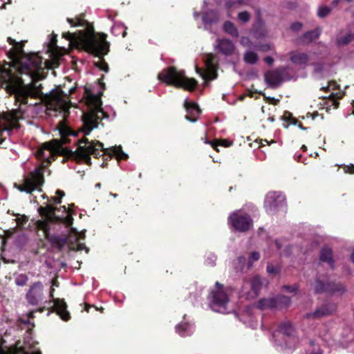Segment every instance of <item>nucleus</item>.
I'll return each instance as SVG.
<instances>
[{
  "instance_id": "1",
  "label": "nucleus",
  "mask_w": 354,
  "mask_h": 354,
  "mask_svg": "<svg viewBox=\"0 0 354 354\" xmlns=\"http://www.w3.org/2000/svg\"><path fill=\"white\" fill-rule=\"evenodd\" d=\"M56 41V36H54L48 46L47 52L52 59L43 62L38 53L22 55V44L8 38V42L12 46L8 55L15 63L7 64L0 68V88L6 84L7 92L14 94L15 100L21 105L35 106L42 101L50 110L66 112L68 109V97L62 91L57 88L44 95L41 85L37 86L35 82L42 78L40 71L58 66L61 54L57 53ZM24 112L22 107H19L0 115V144L6 138L4 133L9 136L12 129L18 127V121L22 118Z\"/></svg>"
},
{
  "instance_id": "2",
  "label": "nucleus",
  "mask_w": 354,
  "mask_h": 354,
  "mask_svg": "<svg viewBox=\"0 0 354 354\" xmlns=\"http://www.w3.org/2000/svg\"><path fill=\"white\" fill-rule=\"evenodd\" d=\"M59 154L82 160L87 165L91 164V155L97 158L103 154H107L110 156H115L118 160L128 158V155L122 151L121 146L104 149L102 142L89 141L86 138L78 141V146L75 151H72L64 147L62 143L58 140H53L50 142L44 143L36 152L37 158L47 164L52 161L55 156Z\"/></svg>"
},
{
  "instance_id": "3",
  "label": "nucleus",
  "mask_w": 354,
  "mask_h": 354,
  "mask_svg": "<svg viewBox=\"0 0 354 354\" xmlns=\"http://www.w3.org/2000/svg\"><path fill=\"white\" fill-rule=\"evenodd\" d=\"M67 21L71 26L83 28L77 33L69 32L63 33V37L68 41L71 46L84 49L100 57L107 54L109 44L106 41L105 34H100L97 36L91 24L82 16L75 19L68 18Z\"/></svg>"
},
{
  "instance_id": "4",
  "label": "nucleus",
  "mask_w": 354,
  "mask_h": 354,
  "mask_svg": "<svg viewBox=\"0 0 354 354\" xmlns=\"http://www.w3.org/2000/svg\"><path fill=\"white\" fill-rule=\"evenodd\" d=\"M100 95L93 94L86 90L85 100L88 110L83 113V125L81 129L84 136L88 135L93 129L97 128L100 121L103 119L109 120L115 115L110 107H102Z\"/></svg>"
},
{
  "instance_id": "5",
  "label": "nucleus",
  "mask_w": 354,
  "mask_h": 354,
  "mask_svg": "<svg viewBox=\"0 0 354 354\" xmlns=\"http://www.w3.org/2000/svg\"><path fill=\"white\" fill-rule=\"evenodd\" d=\"M234 290L230 287H223L216 282L215 287L210 291L208 296L209 306L210 308L217 313H229L230 309L229 304Z\"/></svg>"
},
{
  "instance_id": "6",
  "label": "nucleus",
  "mask_w": 354,
  "mask_h": 354,
  "mask_svg": "<svg viewBox=\"0 0 354 354\" xmlns=\"http://www.w3.org/2000/svg\"><path fill=\"white\" fill-rule=\"evenodd\" d=\"M158 77L168 85L182 87L189 91L194 90L197 84L195 79L186 77L183 71H178L174 66L162 70Z\"/></svg>"
},
{
  "instance_id": "7",
  "label": "nucleus",
  "mask_w": 354,
  "mask_h": 354,
  "mask_svg": "<svg viewBox=\"0 0 354 354\" xmlns=\"http://www.w3.org/2000/svg\"><path fill=\"white\" fill-rule=\"evenodd\" d=\"M63 209L64 216H59L56 214L55 211L57 210L53 206L48 204L46 207H40L39 208V214L46 218L44 221H38L37 222V226L40 230H44L46 234L48 230V222L54 221H60L64 222L67 226L71 225L73 223V218L69 212V210L66 208L65 206L61 207Z\"/></svg>"
},
{
  "instance_id": "8",
  "label": "nucleus",
  "mask_w": 354,
  "mask_h": 354,
  "mask_svg": "<svg viewBox=\"0 0 354 354\" xmlns=\"http://www.w3.org/2000/svg\"><path fill=\"white\" fill-rule=\"evenodd\" d=\"M22 182L21 185L15 184V187L20 192L31 193L34 190L41 191V186L44 183L42 168H35L34 171L24 177Z\"/></svg>"
},
{
  "instance_id": "9",
  "label": "nucleus",
  "mask_w": 354,
  "mask_h": 354,
  "mask_svg": "<svg viewBox=\"0 0 354 354\" xmlns=\"http://www.w3.org/2000/svg\"><path fill=\"white\" fill-rule=\"evenodd\" d=\"M37 346V342L28 335L24 338L23 343L18 342L8 350L3 349L0 346V354H41Z\"/></svg>"
},
{
  "instance_id": "10",
  "label": "nucleus",
  "mask_w": 354,
  "mask_h": 354,
  "mask_svg": "<svg viewBox=\"0 0 354 354\" xmlns=\"http://www.w3.org/2000/svg\"><path fill=\"white\" fill-rule=\"evenodd\" d=\"M221 2L220 0H205L203 7L201 10L202 20L205 28L208 30L209 26L217 23L220 19V15L216 9L220 6Z\"/></svg>"
},
{
  "instance_id": "11",
  "label": "nucleus",
  "mask_w": 354,
  "mask_h": 354,
  "mask_svg": "<svg viewBox=\"0 0 354 354\" xmlns=\"http://www.w3.org/2000/svg\"><path fill=\"white\" fill-rule=\"evenodd\" d=\"M228 223L235 230L240 232L247 231L252 225L250 216L241 210H237L232 213L228 218Z\"/></svg>"
},
{
  "instance_id": "12",
  "label": "nucleus",
  "mask_w": 354,
  "mask_h": 354,
  "mask_svg": "<svg viewBox=\"0 0 354 354\" xmlns=\"http://www.w3.org/2000/svg\"><path fill=\"white\" fill-rule=\"evenodd\" d=\"M285 196L278 192H270L267 194L264 201V207L268 214H273L285 205Z\"/></svg>"
},
{
  "instance_id": "13",
  "label": "nucleus",
  "mask_w": 354,
  "mask_h": 354,
  "mask_svg": "<svg viewBox=\"0 0 354 354\" xmlns=\"http://www.w3.org/2000/svg\"><path fill=\"white\" fill-rule=\"evenodd\" d=\"M205 68L203 69L196 65V73L205 80H212L216 78V70L214 65V57L206 55L204 57Z\"/></svg>"
},
{
  "instance_id": "14",
  "label": "nucleus",
  "mask_w": 354,
  "mask_h": 354,
  "mask_svg": "<svg viewBox=\"0 0 354 354\" xmlns=\"http://www.w3.org/2000/svg\"><path fill=\"white\" fill-rule=\"evenodd\" d=\"M263 286V281L259 277H254L249 281H245L242 288V295L247 299H253L258 295V293Z\"/></svg>"
},
{
  "instance_id": "15",
  "label": "nucleus",
  "mask_w": 354,
  "mask_h": 354,
  "mask_svg": "<svg viewBox=\"0 0 354 354\" xmlns=\"http://www.w3.org/2000/svg\"><path fill=\"white\" fill-rule=\"evenodd\" d=\"M315 55L301 51H292L290 53V59L295 65L305 68L314 62Z\"/></svg>"
},
{
  "instance_id": "16",
  "label": "nucleus",
  "mask_w": 354,
  "mask_h": 354,
  "mask_svg": "<svg viewBox=\"0 0 354 354\" xmlns=\"http://www.w3.org/2000/svg\"><path fill=\"white\" fill-rule=\"evenodd\" d=\"M313 287L316 293H342L344 291V288L341 284L335 283L333 282H328L325 284L319 279H317L315 281Z\"/></svg>"
},
{
  "instance_id": "17",
  "label": "nucleus",
  "mask_w": 354,
  "mask_h": 354,
  "mask_svg": "<svg viewBox=\"0 0 354 354\" xmlns=\"http://www.w3.org/2000/svg\"><path fill=\"white\" fill-rule=\"evenodd\" d=\"M84 239V232H79L75 229L71 228L68 238L71 250L77 251L85 250L86 252H88V249L86 247L84 243L80 242V240Z\"/></svg>"
},
{
  "instance_id": "18",
  "label": "nucleus",
  "mask_w": 354,
  "mask_h": 354,
  "mask_svg": "<svg viewBox=\"0 0 354 354\" xmlns=\"http://www.w3.org/2000/svg\"><path fill=\"white\" fill-rule=\"evenodd\" d=\"M43 298V285L41 282L33 283L26 294L28 301L32 305H37Z\"/></svg>"
},
{
  "instance_id": "19",
  "label": "nucleus",
  "mask_w": 354,
  "mask_h": 354,
  "mask_svg": "<svg viewBox=\"0 0 354 354\" xmlns=\"http://www.w3.org/2000/svg\"><path fill=\"white\" fill-rule=\"evenodd\" d=\"M291 77L290 75H282L278 69L269 71L265 75L266 82L272 87L277 86L283 81L290 80Z\"/></svg>"
},
{
  "instance_id": "20",
  "label": "nucleus",
  "mask_w": 354,
  "mask_h": 354,
  "mask_svg": "<svg viewBox=\"0 0 354 354\" xmlns=\"http://www.w3.org/2000/svg\"><path fill=\"white\" fill-rule=\"evenodd\" d=\"M336 304L334 303H326L317 308L313 313L306 314V318H319L324 316L329 315L336 310Z\"/></svg>"
},
{
  "instance_id": "21",
  "label": "nucleus",
  "mask_w": 354,
  "mask_h": 354,
  "mask_svg": "<svg viewBox=\"0 0 354 354\" xmlns=\"http://www.w3.org/2000/svg\"><path fill=\"white\" fill-rule=\"evenodd\" d=\"M216 48L225 55H231L235 52V46L232 41L227 39H218L216 40Z\"/></svg>"
},
{
  "instance_id": "22",
  "label": "nucleus",
  "mask_w": 354,
  "mask_h": 354,
  "mask_svg": "<svg viewBox=\"0 0 354 354\" xmlns=\"http://www.w3.org/2000/svg\"><path fill=\"white\" fill-rule=\"evenodd\" d=\"M184 106L187 111L185 118L190 122H196L198 119L201 111L196 104L189 102L187 99L185 100Z\"/></svg>"
},
{
  "instance_id": "23",
  "label": "nucleus",
  "mask_w": 354,
  "mask_h": 354,
  "mask_svg": "<svg viewBox=\"0 0 354 354\" xmlns=\"http://www.w3.org/2000/svg\"><path fill=\"white\" fill-rule=\"evenodd\" d=\"M54 306L57 314L64 321H68L70 318L69 313L66 310V304L59 299H54Z\"/></svg>"
},
{
  "instance_id": "24",
  "label": "nucleus",
  "mask_w": 354,
  "mask_h": 354,
  "mask_svg": "<svg viewBox=\"0 0 354 354\" xmlns=\"http://www.w3.org/2000/svg\"><path fill=\"white\" fill-rule=\"evenodd\" d=\"M344 92H338L335 93L334 92H331L328 97L323 96L324 99H326L327 101L325 102L326 109H328L330 106H333L334 109H337L339 106V102L337 101L338 99L342 98L344 95Z\"/></svg>"
},
{
  "instance_id": "25",
  "label": "nucleus",
  "mask_w": 354,
  "mask_h": 354,
  "mask_svg": "<svg viewBox=\"0 0 354 354\" xmlns=\"http://www.w3.org/2000/svg\"><path fill=\"white\" fill-rule=\"evenodd\" d=\"M194 330V326L186 322H183L176 326V331L182 337L191 335Z\"/></svg>"
},
{
  "instance_id": "26",
  "label": "nucleus",
  "mask_w": 354,
  "mask_h": 354,
  "mask_svg": "<svg viewBox=\"0 0 354 354\" xmlns=\"http://www.w3.org/2000/svg\"><path fill=\"white\" fill-rule=\"evenodd\" d=\"M257 307L261 310L277 308V301L274 297L263 299L258 302Z\"/></svg>"
},
{
  "instance_id": "27",
  "label": "nucleus",
  "mask_w": 354,
  "mask_h": 354,
  "mask_svg": "<svg viewBox=\"0 0 354 354\" xmlns=\"http://www.w3.org/2000/svg\"><path fill=\"white\" fill-rule=\"evenodd\" d=\"M320 35V30H315L312 31L307 32L305 33L302 38L298 40L297 43L299 44H305L308 42L312 41L315 38H317Z\"/></svg>"
},
{
  "instance_id": "28",
  "label": "nucleus",
  "mask_w": 354,
  "mask_h": 354,
  "mask_svg": "<svg viewBox=\"0 0 354 354\" xmlns=\"http://www.w3.org/2000/svg\"><path fill=\"white\" fill-rule=\"evenodd\" d=\"M320 260L322 261H326L328 263L330 268H333V259L332 257V250L328 247L322 248L320 254Z\"/></svg>"
},
{
  "instance_id": "29",
  "label": "nucleus",
  "mask_w": 354,
  "mask_h": 354,
  "mask_svg": "<svg viewBox=\"0 0 354 354\" xmlns=\"http://www.w3.org/2000/svg\"><path fill=\"white\" fill-rule=\"evenodd\" d=\"M259 60L258 55L252 50H248L244 53L243 61L248 64H254Z\"/></svg>"
},
{
  "instance_id": "30",
  "label": "nucleus",
  "mask_w": 354,
  "mask_h": 354,
  "mask_svg": "<svg viewBox=\"0 0 354 354\" xmlns=\"http://www.w3.org/2000/svg\"><path fill=\"white\" fill-rule=\"evenodd\" d=\"M223 30L227 34L232 37H237L239 36V31L236 27L231 21H225L223 24Z\"/></svg>"
},
{
  "instance_id": "31",
  "label": "nucleus",
  "mask_w": 354,
  "mask_h": 354,
  "mask_svg": "<svg viewBox=\"0 0 354 354\" xmlns=\"http://www.w3.org/2000/svg\"><path fill=\"white\" fill-rule=\"evenodd\" d=\"M294 328L290 323L284 322L279 326V333H282L287 337H290L294 334Z\"/></svg>"
},
{
  "instance_id": "32",
  "label": "nucleus",
  "mask_w": 354,
  "mask_h": 354,
  "mask_svg": "<svg viewBox=\"0 0 354 354\" xmlns=\"http://www.w3.org/2000/svg\"><path fill=\"white\" fill-rule=\"evenodd\" d=\"M274 298L277 301V308H287L291 303L290 299L286 296L281 295Z\"/></svg>"
},
{
  "instance_id": "33",
  "label": "nucleus",
  "mask_w": 354,
  "mask_h": 354,
  "mask_svg": "<svg viewBox=\"0 0 354 354\" xmlns=\"http://www.w3.org/2000/svg\"><path fill=\"white\" fill-rule=\"evenodd\" d=\"M247 1L245 0H228L225 2V7L226 9L230 10L232 8H236L241 4H246Z\"/></svg>"
},
{
  "instance_id": "34",
  "label": "nucleus",
  "mask_w": 354,
  "mask_h": 354,
  "mask_svg": "<svg viewBox=\"0 0 354 354\" xmlns=\"http://www.w3.org/2000/svg\"><path fill=\"white\" fill-rule=\"evenodd\" d=\"M206 143L210 144L214 149H215L217 151L218 149H217L218 146H223V147H230L232 145V142L227 140H216L214 142H208L206 141Z\"/></svg>"
},
{
  "instance_id": "35",
  "label": "nucleus",
  "mask_w": 354,
  "mask_h": 354,
  "mask_svg": "<svg viewBox=\"0 0 354 354\" xmlns=\"http://www.w3.org/2000/svg\"><path fill=\"white\" fill-rule=\"evenodd\" d=\"M28 280V277L25 274H19L15 278V282L19 286H25Z\"/></svg>"
},
{
  "instance_id": "36",
  "label": "nucleus",
  "mask_w": 354,
  "mask_h": 354,
  "mask_svg": "<svg viewBox=\"0 0 354 354\" xmlns=\"http://www.w3.org/2000/svg\"><path fill=\"white\" fill-rule=\"evenodd\" d=\"M250 19V15L246 11L241 12L238 14V19L241 23H247L248 21H249Z\"/></svg>"
},
{
  "instance_id": "37",
  "label": "nucleus",
  "mask_w": 354,
  "mask_h": 354,
  "mask_svg": "<svg viewBox=\"0 0 354 354\" xmlns=\"http://www.w3.org/2000/svg\"><path fill=\"white\" fill-rule=\"evenodd\" d=\"M95 66H97L100 70H102L104 72L109 71L108 64L101 58L97 62H95Z\"/></svg>"
},
{
  "instance_id": "38",
  "label": "nucleus",
  "mask_w": 354,
  "mask_h": 354,
  "mask_svg": "<svg viewBox=\"0 0 354 354\" xmlns=\"http://www.w3.org/2000/svg\"><path fill=\"white\" fill-rule=\"evenodd\" d=\"M339 88V86L335 82H328L326 86H323L322 88V90L330 92H333L336 88Z\"/></svg>"
},
{
  "instance_id": "39",
  "label": "nucleus",
  "mask_w": 354,
  "mask_h": 354,
  "mask_svg": "<svg viewBox=\"0 0 354 354\" xmlns=\"http://www.w3.org/2000/svg\"><path fill=\"white\" fill-rule=\"evenodd\" d=\"M353 39H354V34H348L343 38H339L337 42L339 44H346Z\"/></svg>"
},
{
  "instance_id": "40",
  "label": "nucleus",
  "mask_w": 354,
  "mask_h": 354,
  "mask_svg": "<svg viewBox=\"0 0 354 354\" xmlns=\"http://www.w3.org/2000/svg\"><path fill=\"white\" fill-rule=\"evenodd\" d=\"M260 258V254L259 252H253L250 254V257H249V261H248V266L250 267L252 266V264L259 260Z\"/></svg>"
},
{
  "instance_id": "41",
  "label": "nucleus",
  "mask_w": 354,
  "mask_h": 354,
  "mask_svg": "<svg viewBox=\"0 0 354 354\" xmlns=\"http://www.w3.org/2000/svg\"><path fill=\"white\" fill-rule=\"evenodd\" d=\"M330 12V9L327 6L320 7L318 10V15L320 17H324Z\"/></svg>"
},
{
  "instance_id": "42",
  "label": "nucleus",
  "mask_w": 354,
  "mask_h": 354,
  "mask_svg": "<svg viewBox=\"0 0 354 354\" xmlns=\"http://www.w3.org/2000/svg\"><path fill=\"white\" fill-rule=\"evenodd\" d=\"M240 44L244 47H251L252 42L248 37H242L240 39Z\"/></svg>"
},
{
  "instance_id": "43",
  "label": "nucleus",
  "mask_w": 354,
  "mask_h": 354,
  "mask_svg": "<svg viewBox=\"0 0 354 354\" xmlns=\"http://www.w3.org/2000/svg\"><path fill=\"white\" fill-rule=\"evenodd\" d=\"M28 221V218L25 215L20 216L16 219V222L18 226H22Z\"/></svg>"
},
{
  "instance_id": "44",
  "label": "nucleus",
  "mask_w": 354,
  "mask_h": 354,
  "mask_svg": "<svg viewBox=\"0 0 354 354\" xmlns=\"http://www.w3.org/2000/svg\"><path fill=\"white\" fill-rule=\"evenodd\" d=\"M56 194L59 196L52 198V201H53L55 203L57 204L61 203V198L64 196V193L61 190H57Z\"/></svg>"
},
{
  "instance_id": "45",
  "label": "nucleus",
  "mask_w": 354,
  "mask_h": 354,
  "mask_svg": "<svg viewBox=\"0 0 354 354\" xmlns=\"http://www.w3.org/2000/svg\"><path fill=\"white\" fill-rule=\"evenodd\" d=\"M282 289L285 292H295L297 290V286H295V285L293 286H283Z\"/></svg>"
},
{
  "instance_id": "46",
  "label": "nucleus",
  "mask_w": 354,
  "mask_h": 354,
  "mask_svg": "<svg viewBox=\"0 0 354 354\" xmlns=\"http://www.w3.org/2000/svg\"><path fill=\"white\" fill-rule=\"evenodd\" d=\"M267 271L270 274H276L279 272V268L272 264H269L267 266Z\"/></svg>"
},
{
  "instance_id": "47",
  "label": "nucleus",
  "mask_w": 354,
  "mask_h": 354,
  "mask_svg": "<svg viewBox=\"0 0 354 354\" xmlns=\"http://www.w3.org/2000/svg\"><path fill=\"white\" fill-rule=\"evenodd\" d=\"M257 49L260 51L266 52L271 49V46L268 44H263V45L257 46Z\"/></svg>"
},
{
  "instance_id": "48",
  "label": "nucleus",
  "mask_w": 354,
  "mask_h": 354,
  "mask_svg": "<svg viewBox=\"0 0 354 354\" xmlns=\"http://www.w3.org/2000/svg\"><path fill=\"white\" fill-rule=\"evenodd\" d=\"M216 257L214 255H211L208 257L206 259V263L209 266L215 265Z\"/></svg>"
},
{
  "instance_id": "49",
  "label": "nucleus",
  "mask_w": 354,
  "mask_h": 354,
  "mask_svg": "<svg viewBox=\"0 0 354 354\" xmlns=\"http://www.w3.org/2000/svg\"><path fill=\"white\" fill-rule=\"evenodd\" d=\"M290 68L289 67H281L278 68V71H280L282 75H290L291 76V75L290 74Z\"/></svg>"
},
{
  "instance_id": "50",
  "label": "nucleus",
  "mask_w": 354,
  "mask_h": 354,
  "mask_svg": "<svg viewBox=\"0 0 354 354\" xmlns=\"http://www.w3.org/2000/svg\"><path fill=\"white\" fill-rule=\"evenodd\" d=\"M302 24L301 23L297 22L294 23L291 26V29L294 31H299L301 29Z\"/></svg>"
},
{
  "instance_id": "51",
  "label": "nucleus",
  "mask_w": 354,
  "mask_h": 354,
  "mask_svg": "<svg viewBox=\"0 0 354 354\" xmlns=\"http://www.w3.org/2000/svg\"><path fill=\"white\" fill-rule=\"evenodd\" d=\"M239 267L240 269H242L243 266L245 263V258L244 257H239L237 259Z\"/></svg>"
},
{
  "instance_id": "52",
  "label": "nucleus",
  "mask_w": 354,
  "mask_h": 354,
  "mask_svg": "<svg viewBox=\"0 0 354 354\" xmlns=\"http://www.w3.org/2000/svg\"><path fill=\"white\" fill-rule=\"evenodd\" d=\"M345 172L350 173V174H354V165H350L345 166L344 167Z\"/></svg>"
},
{
  "instance_id": "53",
  "label": "nucleus",
  "mask_w": 354,
  "mask_h": 354,
  "mask_svg": "<svg viewBox=\"0 0 354 354\" xmlns=\"http://www.w3.org/2000/svg\"><path fill=\"white\" fill-rule=\"evenodd\" d=\"M264 61L269 65H272L274 62V59L271 57H266Z\"/></svg>"
},
{
  "instance_id": "54",
  "label": "nucleus",
  "mask_w": 354,
  "mask_h": 354,
  "mask_svg": "<svg viewBox=\"0 0 354 354\" xmlns=\"http://www.w3.org/2000/svg\"><path fill=\"white\" fill-rule=\"evenodd\" d=\"M310 354H322V351L319 348H317L312 351Z\"/></svg>"
},
{
  "instance_id": "55",
  "label": "nucleus",
  "mask_w": 354,
  "mask_h": 354,
  "mask_svg": "<svg viewBox=\"0 0 354 354\" xmlns=\"http://www.w3.org/2000/svg\"><path fill=\"white\" fill-rule=\"evenodd\" d=\"M274 245L275 246V248L277 250H279L281 248V245L278 241H275L274 243Z\"/></svg>"
},
{
  "instance_id": "56",
  "label": "nucleus",
  "mask_w": 354,
  "mask_h": 354,
  "mask_svg": "<svg viewBox=\"0 0 354 354\" xmlns=\"http://www.w3.org/2000/svg\"><path fill=\"white\" fill-rule=\"evenodd\" d=\"M340 0H333V4L335 6L338 4Z\"/></svg>"
},
{
  "instance_id": "57",
  "label": "nucleus",
  "mask_w": 354,
  "mask_h": 354,
  "mask_svg": "<svg viewBox=\"0 0 354 354\" xmlns=\"http://www.w3.org/2000/svg\"><path fill=\"white\" fill-rule=\"evenodd\" d=\"M351 259L352 261L354 263V251L351 254Z\"/></svg>"
},
{
  "instance_id": "58",
  "label": "nucleus",
  "mask_w": 354,
  "mask_h": 354,
  "mask_svg": "<svg viewBox=\"0 0 354 354\" xmlns=\"http://www.w3.org/2000/svg\"><path fill=\"white\" fill-rule=\"evenodd\" d=\"M194 17L196 19L198 16H199V14L196 12H194Z\"/></svg>"
},
{
  "instance_id": "59",
  "label": "nucleus",
  "mask_w": 354,
  "mask_h": 354,
  "mask_svg": "<svg viewBox=\"0 0 354 354\" xmlns=\"http://www.w3.org/2000/svg\"><path fill=\"white\" fill-rule=\"evenodd\" d=\"M299 127L301 129H304V128L302 127L301 124H299Z\"/></svg>"
},
{
  "instance_id": "60",
  "label": "nucleus",
  "mask_w": 354,
  "mask_h": 354,
  "mask_svg": "<svg viewBox=\"0 0 354 354\" xmlns=\"http://www.w3.org/2000/svg\"><path fill=\"white\" fill-rule=\"evenodd\" d=\"M1 1L3 2V4L7 3H10V0H8L7 2H5L4 0H1Z\"/></svg>"
},
{
  "instance_id": "61",
  "label": "nucleus",
  "mask_w": 354,
  "mask_h": 354,
  "mask_svg": "<svg viewBox=\"0 0 354 354\" xmlns=\"http://www.w3.org/2000/svg\"><path fill=\"white\" fill-rule=\"evenodd\" d=\"M1 1L3 2V4L7 3H10V0H8L7 2H5L4 0H1Z\"/></svg>"
},
{
  "instance_id": "62",
  "label": "nucleus",
  "mask_w": 354,
  "mask_h": 354,
  "mask_svg": "<svg viewBox=\"0 0 354 354\" xmlns=\"http://www.w3.org/2000/svg\"><path fill=\"white\" fill-rule=\"evenodd\" d=\"M302 149H303L304 150H306V147L305 145H303V146H302Z\"/></svg>"
},
{
  "instance_id": "63",
  "label": "nucleus",
  "mask_w": 354,
  "mask_h": 354,
  "mask_svg": "<svg viewBox=\"0 0 354 354\" xmlns=\"http://www.w3.org/2000/svg\"><path fill=\"white\" fill-rule=\"evenodd\" d=\"M125 35H126V32L124 31V32H123V33H122V37H125Z\"/></svg>"
},
{
  "instance_id": "64",
  "label": "nucleus",
  "mask_w": 354,
  "mask_h": 354,
  "mask_svg": "<svg viewBox=\"0 0 354 354\" xmlns=\"http://www.w3.org/2000/svg\"><path fill=\"white\" fill-rule=\"evenodd\" d=\"M96 187H100V183H97V184L96 185Z\"/></svg>"
}]
</instances>
